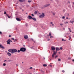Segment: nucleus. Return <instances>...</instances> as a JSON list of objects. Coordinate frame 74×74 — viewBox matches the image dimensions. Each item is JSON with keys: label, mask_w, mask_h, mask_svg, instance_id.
Listing matches in <instances>:
<instances>
[{"label": "nucleus", "mask_w": 74, "mask_h": 74, "mask_svg": "<svg viewBox=\"0 0 74 74\" xmlns=\"http://www.w3.org/2000/svg\"><path fill=\"white\" fill-rule=\"evenodd\" d=\"M5 62H7V60H5Z\"/></svg>", "instance_id": "obj_52"}, {"label": "nucleus", "mask_w": 74, "mask_h": 74, "mask_svg": "<svg viewBox=\"0 0 74 74\" xmlns=\"http://www.w3.org/2000/svg\"><path fill=\"white\" fill-rule=\"evenodd\" d=\"M37 13V11H35L34 12V14H36Z\"/></svg>", "instance_id": "obj_29"}, {"label": "nucleus", "mask_w": 74, "mask_h": 74, "mask_svg": "<svg viewBox=\"0 0 74 74\" xmlns=\"http://www.w3.org/2000/svg\"><path fill=\"white\" fill-rule=\"evenodd\" d=\"M3 66H6V64L5 63L3 64Z\"/></svg>", "instance_id": "obj_27"}, {"label": "nucleus", "mask_w": 74, "mask_h": 74, "mask_svg": "<svg viewBox=\"0 0 74 74\" xmlns=\"http://www.w3.org/2000/svg\"><path fill=\"white\" fill-rule=\"evenodd\" d=\"M12 40H14V38H12Z\"/></svg>", "instance_id": "obj_41"}, {"label": "nucleus", "mask_w": 74, "mask_h": 74, "mask_svg": "<svg viewBox=\"0 0 74 74\" xmlns=\"http://www.w3.org/2000/svg\"><path fill=\"white\" fill-rule=\"evenodd\" d=\"M8 62H12V60H8Z\"/></svg>", "instance_id": "obj_33"}, {"label": "nucleus", "mask_w": 74, "mask_h": 74, "mask_svg": "<svg viewBox=\"0 0 74 74\" xmlns=\"http://www.w3.org/2000/svg\"><path fill=\"white\" fill-rule=\"evenodd\" d=\"M48 40L49 41V39H48Z\"/></svg>", "instance_id": "obj_59"}, {"label": "nucleus", "mask_w": 74, "mask_h": 74, "mask_svg": "<svg viewBox=\"0 0 74 74\" xmlns=\"http://www.w3.org/2000/svg\"><path fill=\"white\" fill-rule=\"evenodd\" d=\"M64 37H66V35L64 36Z\"/></svg>", "instance_id": "obj_53"}, {"label": "nucleus", "mask_w": 74, "mask_h": 74, "mask_svg": "<svg viewBox=\"0 0 74 74\" xmlns=\"http://www.w3.org/2000/svg\"><path fill=\"white\" fill-rule=\"evenodd\" d=\"M15 41H16V39H15L14 40V42H15Z\"/></svg>", "instance_id": "obj_43"}, {"label": "nucleus", "mask_w": 74, "mask_h": 74, "mask_svg": "<svg viewBox=\"0 0 74 74\" xmlns=\"http://www.w3.org/2000/svg\"><path fill=\"white\" fill-rule=\"evenodd\" d=\"M51 48L52 51H55V48L53 46L51 47Z\"/></svg>", "instance_id": "obj_5"}, {"label": "nucleus", "mask_w": 74, "mask_h": 74, "mask_svg": "<svg viewBox=\"0 0 74 74\" xmlns=\"http://www.w3.org/2000/svg\"><path fill=\"white\" fill-rule=\"evenodd\" d=\"M16 65L17 66H18V64H16Z\"/></svg>", "instance_id": "obj_47"}, {"label": "nucleus", "mask_w": 74, "mask_h": 74, "mask_svg": "<svg viewBox=\"0 0 74 74\" xmlns=\"http://www.w3.org/2000/svg\"><path fill=\"white\" fill-rule=\"evenodd\" d=\"M57 57H58V56H56V58H57Z\"/></svg>", "instance_id": "obj_48"}, {"label": "nucleus", "mask_w": 74, "mask_h": 74, "mask_svg": "<svg viewBox=\"0 0 74 74\" xmlns=\"http://www.w3.org/2000/svg\"><path fill=\"white\" fill-rule=\"evenodd\" d=\"M59 53L60 54V52H59Z\"/></svg>", "instance_id": "obj_51"}, {"label": "nucleus", "mask_w": 74, "mask_h": 74, "mask_svg": "<svg viewBox=\"0 0 74 74\" xmlns=\"http://www.w3.org/2000/svg\"><path fill=\"white\" fill-rule=\"evenodd\" d=\"M49 36H50V38H52V36H51V32L49 33Z\"/></svg>", "instance_id": "obj_13"}, {"label": "nucleus", "mask_w": 74, "mask_h": 74, "mask_svg": "<svg viewBox=\"0 0 74 74\" xmlns=\"http://www.w3.org/2000/svg\"><path fill=\"white\" fill-rule=\"evenodd\" d=\"M62 71V73H64V72H65V71L64 70H63V71Z\"/></svg>", "instance_id": "obj_36"}, {"label": "nucleus", "mask_w": 74, "mask_h": 74, "mask_svg": "<svg viewBox=\"0 0 74 74\" xmlns=\"http://www.w3.org/2000/svg\"><path fill=\"white\" fill-rule=\"evenodd\" d=\"M24 38L25 39H27L29 38V37H28V36L26 35L24 36Z\"/></svg>", "instance_id": "obj_7"}, {"label": "nucleus", "mask_w": 74, "mask_h": 74, "mask_svg": "<svg viewBox=\"0 0 74 74\" xmlns=\"http://www.w3.org/2000/svg\"><path fill=\"white\" fill-rule=\"evenodd\" d=\"M17 52L18 53H19L21 52V49H20V50H18V51H17Z\"/></svg>", "instance_id": "obj_15"}, {"label": "nucleus", "mask_w": 74, "mask_h": 74, "mask_svg": "<svg viewBox=\"0 0 74 74\" xmlns=\"http://www.w3.org/2000/svg\"><path fill=\"white\" fill-rule=\"evenodd\" d=\"M60 49L61 50H62L63 49V48H62V47H60Z\"/></svg>", "instance_id": "obj_31"}, {"label": "nucleus", "mask_w": 74, "mask_h": 74, "mask_svg": "<svg viewBox=\"0 0 74 74\" xmlns=\"http://www.w3.org/2000/svg\"><path fill=\"white\" fill-rule=\"evenodd\" d=\"M31 40H32V41H33V42H34V43L36 42L34 40H33V38H32Z\"/></svg>", "instance_id": "obj_20"}, {"label": "nucleus", "mask_w": 74, "mask_h": 74, "mask_svg": "<svg viewBox=\"0 0 74 74\" xmlns=\"http://www.w3.org/2000/svg\"><path fill=\"white\" fill-rule=\"evenodd\" d=\"M73 74H74V72H73Z\"/></svg>", "instance_id": "obj_63"}, {"label": "nucleus", "mask_w": 74, "mask_h": 74, "mask_svg": "<svg viewBox=\"0 0 74 74\" xmlns=\"http://www.w3.org/2000/svg\"><path fill=\"white\" fill-rule=\"evenodd\" d=\"M62 41H66V40H64V39H62Z\"/></svg>", "instance_id": "obj_25"}, {"label": "nucleus", "mask_w": 74, "mask_h": 74, "mask_svg": "<svg viewBox=\"0 0 74 74\" xmlns=\"http://www.w3.org/2000/svg\"><path fill=\"white\" fill-rule=\"evenodd\" d=\"M66 23H68V22L67 21L66 22Z\"/></svg>", "instance_id": "obj_54"}, {"label": "nucleus", "mask_w": 74, "mask_h": 74, "mask_svg": "<svg viewBox=\"0 0 74 74\" xmlns=\"http://www.w3.org/2000/svg\"><path fill=\"white\" fill-rule=\"evenodd\" d=\"M44 59H45V58H44Z\"/></svg>", "instance_id": "obj_57"}, {"label": "nucleus", "mask_w": 74, "mask_h": 74, "mask_svg": "<svg viewBox=\"0 0 74 74\" xmlns=\"http://www.w3.org/2000/svg\"><path fill=\"white\" fill-rule=\"evenodd\" d=\"M72 61L74 62V60L73 59Z\"/></svg>", "instance_id": "obj_49"}, {"label": "nucleus", "mask_w": 74, "mask_h": 74, "mask_svg": "<svg viewBox=\"0 0 74 74\" xmlns=\"http://www.w3.org/2000/svg\"><path fill=\"white\" fill-rule=\"evenodd\" d=\"M23 46H24V47H25V45H23Z\"/></svg>", "instance_id": "obj_61"}, {"label": "nucleus", "mask_w": 74, "mask_h": 74, "mask_svg": "<svg viewBox=\"0 0 74 74\" xmlns=\"http://www.w3.org/2000/svg\"><path fill=\"white\" fill-rule=\"evenodd\" d=\"M22 63H23V62H22Z\"/></svg>", "instance_id": "obj_58"}, {"label": "nucleus", "mask_w": 74, "mask_h": 74, "mask_svg": "<svg viewBox=\"0 0 74 74\" xmlns=\"http://www.w3.org/2000/svg\"><path fill=\"white\" fill-rule=\"evenodd\" d=\"M42 14H41L39 16V18H44L45 16V14L44 13H42Z\"/></svg>", "instance_id": "obj_3"}, {"label": "nucleus", "mask_w": 74, "mask_h": 74, "mask_svg": "<svg viewBox=\"0 0 74 74\" xmlns=\"http://www.w3.org/2000/svg\"><path fill=\"white\" fill-rule=\"evenodd\" d=\"M16 20L18 21V22H20V21H21V19H20L19 18H16Z\"/></svg>", "instance_id": "obj_10"}, {"label": "nucleus", "mask_w": 74, "mask_h": 74, "mask_svg": "<svg viewBox=\"0 0 74 74\" xmlns=\"http://www.w3.org/2000/svg\"><path fill=\"white\" fill-rule=\"evenodd\" d=\"M40 71H41L43 73V72H44V71H43V70H40Z\"/></svg>", "instance_id": "obj_34"}, {"label": "nucleus", "mask_w": 74, "mask_h": 74, "mask_svg": "<svg viewBox=\"0 0 74 74\" xmlns=\"http://www.w3.org/2000/svg\"><path fill=\"white\" fill-rule=\"evenodd\" d=\"M62 19H65V16H63L62 17Z\"/></svg>", "instance_id": "obj_26"}, {"label": "nucleus", "mask_w": 74, "mask_h": 74, "mask_svg": "<svg viewBox=\"0 0 74 74\" xmlns=\"http://www.w3.org/2000/svg\"><path fill=\"white\" fill-rule=\"evenodd\" d=\"M60 25L61 26H62V25H63V24H60Z\"/></svg>", "instance_id": "obj_38"}, {"label": "nucleus", "mask_w": 74, "mask_h": 74, "mask_svg": "<svg viewBox=\"0 0 74 74\" xmlns=\"http://www.w3.org/2000/svg\"><path fill=\"white\" fill-rule=\"evenodd\" d=\"M11 35H9V37H11Z\"/></svg>", "instance_id": "obj_37"}, {"label": "nucleus", "mask_w": 74, "mask_h": 74, "mask_svg": "<svg viewBox=\"0 0 74 74\" xmlns=\"http://www.w3.org/2000/svg\"><path fill=\"white\" fill-rule=\"evenodd\" d=\"M63 30H65V28H63Z\"/></svg>", "instance_id": "obj_46"}, {"label": "nucleus", "mask_w": 74, "mask_h": 74, "mask_svg": "<svg viewBox=\"0 0 74 74\" xmlns=\"http://www.w3.org/2000/svg\"><path fill=\"white\" fill-rule=\"evenodd\" d=\"M71 37L70 36H69V40H70V39H71Z\"/></svg>", "instance_id": "obj_16"}, {"label": "nucleus", "mask_w": 74, "mask_h": 74, "mask_svg": "<svg viewBox=\"0 0 74 74\" xmlns=\"http://www.w3.org/2000/svg\"><path fill=\"white\" fill-rule=\"evenodd\" d=\"M74 21H70V22L71 23H73V22H74Z\"/></svg>", "instance_id": "obj_18"}, {"label": "nucleus", "mask_w": 74, "mask_h": 74, "mask_svg": "<svg viewBox=\"0 0 74 74\" xmlns=\"http://www.w3.org/2000/svg\"><path fill=\"white\" fill-rule=\"evenodd\" d=\"M61 60H60V59H58V61H60Z\"/></svg>", "instance_id": "obj_35"}, {"label": "nucleus", "mask_w": 74, "mask_h": 74, "mask_svg": "<svg viewBox=\"0 0 74 74\" xmlns=\"http://www.w3.org/2000/svg\"><path fill=\"white\" fill-rule=\"evenodd\" d=\"M8 51L11 53H15L17 52V50L15 49H10L8 50Z\"/></svg>", "instance_id": "obj_1"}, {"label": "nucleus", "mask_w": 74, "mask_h": 74, "mask_svg": "<svg viewBox=\"0 0 74 74\" xmlns=\"http://www.w3.org/2000/svg\"><path fill=\"white\" fill-rule=\"evenodd\" d=\"M32 19L34 20V21H37L36 18H32Z\"/></svg>", "instance_id": "obj_12"}, {"label": "nucleus", "mask_w": 74, "mask_h": 74, "mask_svg": "<svg viewBox=\"0 0 74 74\" xmlns=\"http://www.w3.org/2000/svg\"><path fill=\"white\" fill-rule=\"evenodd\" d=\"M18 0L21 3H22V2H23V0Z\"/></svg>", "instance_id": "obj_17"}, {"label": "nucleus", "mask_w": 74, "mask_h": 74, "mask_svg": "<svg viewBox=\"0 0 74 74\" xmlns=\"http://www.w3.org/2000/svg\"><path fill=\"white\" fill-rule=\"evenodd\" d=\"M6 16H8L9 18H10V16H9L8 14H6Z\"/></svg>", "instance_id": "obj_21"}, {"label": "nucleus", "mask_w": 74, "mask_h": 74, "mask_svg": "<svg viewBox=\"0 0 74 74\" xmlns=\"http://www.w3.org/2000/svg\"><path fill=\"white\" fill-rule=\"evenodd\" d=\"M4 14H6V12H4Z\"/></svg>", "instance_id": "obj_40"}, {"label": "nucleus", "mask_w": 74, "mask_h": 74, "mask_svg": "<svg viewBox=\"0 0 74 74\" xmlns=\"http://www.w3.org/2000/svg\"><path fill=\"white\" fill-rule=\"evenodd\" d=\"M46 5H47V7H48V6H49L50 5V4H46Z\"/></svg>", "instance_id": "obj_30"}, {"label": "nucleus", "mask_w": 74, "mask_h": 74, "mask_svg": "<svg viewBox=\"0 0 74 74\" xmlns=\"http://www.w3.org/2000/svg\"><path fill=\"white\" fill-rule=\"evenodd\" d=\"M68 29L69 30V31L70 32H71V29H70V28H69Z\"/></svg>", "instance_id": "obj_22"}, {"label": "nucleus", "mask_w": 74, "mask_h": 74, "mask_svg": "<svg viewBox=\"0 0 74 74\" xmlns=\"http://www.w3.org/2000/svg\"><path fill=\"white\" fill-rule=\"evenodd\" d=\"M32 16H34V14H32Z\"/></svg>", "instance_id": "obj_45"}, {"label": "nucleus", "mask_w": 74, "mask_h": 74, "mask_svg": "<svg viewBox=\"0 0 74 74\" xmlns=\"http://www.w3.org/2000/svg\"><path fill=\"white\" fill-rule=\"evenodd\" d=\"M50 23L52 24V26H53L54 25L53 24V23L51 22Z\"/></svg>", "instance_id": "obj_23"}, {"label": "nucleus", "mask_w": 74, "mask_h": 74, "mask_svg": "<svg viewBox=\"0 0 74 74\" xmlns=\"http://www.w3.org/2000/svg\"><path fill=\"white\" fill-rule=\"evenodd\" d=\"M52 12V14L53 15H55V13H53V12Z\"/></svg>", "instance_id": "obj_24"}, {"label": "nucleus", "mask_w": 74, "mask_h": 74, "mask_svg": "<svg viewBox=\"0 0 74 74\" xmlns=\"http://www.w3.org/2000/svg\"><path fill=\"white\" fill-rule=\"evenodd\" d=\"M10 39H8V40L6 41V42H7V44H10Z\"/></svg>", "instance_id": "obj_6"}, {"label": "nucleus", "mask_w": 74, "mask_h": 74, "mask_svg": "<svg viewBox=\"0 0 74 74\" xmlns=\"http://www.w3.org/2000/svg\"><path fill=\"white\" fill-rule=\"evenodd\" d=\"M29 69H33V68L32 67H31L29 68Z\"/></svg>", "instance_id": "obj_42"}, {"label": "nucleus", "mask_w": 74, "mask_h": 74, "mask_svg": "<svg viewBox=\"0 0 74 74\" xmlns=\"http://www.w3.org/2000/svg\"><path fill=\"white\" fill-rule=\"evenodd\" d=\"M26 50V49L25 47H22L20 48V51L21 52H25Z\"/></svg>", "instance_id": "obj_2"}, {"label": "nucleus", "mask_w": 74, "mask_h": 74, "mask_svg": "<svg viewBox=\"0 0 74 74\" xmlns=\"http://www.w3.org/2000/svg\"><path fill=\"white\" fill-rule=\"evenodd\" d=\"M25 25H26V26H27V24L26 23L25 24Z\"/></svg>", "instance_id": "obj_39"}, {"label": "nucleus", "mask_w": 74, "mask_h": 74, "mask_svg": "<svg viewBox=\"0 0 74 74\" xmlns=\"http://www.w3.org/2000/svg\"><path fill=\"white\" fill-rule=\"evenodd\" d=\"M56 52H57V51H59V50H60V49L58 47H56Z\"/></svg>", "instance_id": "obj_11"}, {"label": "nucleus", "mask_w": 74, "mask_h": 74, "mask_svg": "<svg viewBox=\"0 0 74 74\" xmlns=\"http://www.w3.org/2000/svg\"><path fill=\"white\" fill-rule=\"evenodd\" d=\"M0 34H2V32H0Z\"/></svg>", "instance_id": "obj_44"}, {"label": "nucleus", "mask_w": 74, "mask_h": 74, "mask_svg": "<svg viewBox=\"0 0 74 74\" xmlns=\"http://www.w3.org/2000/svg\"><path fill=\"white\" fill-rule=\"evenodd\" d=\"M73 37H74V35H73Z\"/></svg>", "instance_id": "obj_64"}, {"label": "nucleus", "mask_w": 74, "mask_h": 74, "mask_svg": "<svg viewBox=\"0 0 74 74\" xmlns=\"http://www.w3.org/2000/svg\"><path fill=\"white\" fill-rule=\"evenodd\" d=\"M56 55V52H55V51H53V54L52 55V57L54 58L55 57V55Z\"/></svg>", "instance_id": "obj_4"}, {"label": "nucleus", "mask_w": 74, "mask_h": 74, "mask_svg": "<svg viewBox=\"0 0 74 74\" xmlns=\"http://www.w3.org/2000/svg\"><path fill=\"white\" fill-rule=\"evenodd\" d=\"M26 14H27V13H26Z\"/></svg>", "instance_id": "obj_60"}, {"label": "nucleus", "mask_w": 74, "mask_h": 74, "mask_svg": "<svg viewBox=\"0 0 74 74\" xmlns=\"http://www.w3.org/2000/svg\"><path fill=\"white\" fill-rule=\"evenodd\" d=\"M50 66H51V67H52V65H50Z\"/></svg>", "instance_id": "obj_56"}, {"label": "nucleus", "mask_w": 74, "mask_h": 74, "mask_svg": "<svg viewBox=\"0 0 74 74\" xmlns=\"http://www.w3.org/2000/svg\"><path fill=\"white\" fill-rule=\"evenodd\" d=\"M32 17L30 16H27L28 19H32Z\"/></svg>", "instance_id": "obj_9"}, {"label": "nucleus", "mask_w": 74, "mask_h": 74, "mask_svg": "<svg viewBox=\"0 0 74 74\" xmlns=\"http://www.w3.org/2000/svg\"><path fill=\"white\" fill-rule=\"evenodd\" d=\"M43 66L44 67H46L47 65L46 64H44Z\"/></svg>", "instance_id": "obj_19"}, {"label": "nucleus", "mask_w": 74, "mask_h": 74, "mask_svg": "<svg viewBox=\"0 0 74 74\" xmlns=\"http://www.w3.org/2000/svg\"><path fill=\"white\" fill-rule=\"evenodd\" d=\"M66 19H68V17H66Z\"/></svg>", "instance_id": "obj_55"}, {"label": "nucleus", "mask_w": 74, "mask_h": 74, "mask_svg": "<svg viewBox=\"0 0 74 74\" xmlns=\"http://www.w3.org/2000/svg\"><path fill=\"white\" fill-rule=\"evenodd\" d=\"M8 56H11V53H10L8 52Z\"/></svg>", "instance_id": "obj_14"}, {"label": "nucleus", "mask_w": 74, "mask_h": 74, "mask_svg": "<svg viewBox=\"0 0 74 74\" xmlns=\"http://www.w3.org/2000/svg\"><path fill=\"white\" fill-rule=\"evenodd\" d=\"M55 58H56V56H55Z\"/></svg>", "instance_id": "obj_62"}, {"label": "nucleus", "mask_w": 74, "mask_h": 74, "mask_svg": "<svg viewBox=\"0 0 74 74\" xmlns=\"http://www.w3.org/2000/svg\"><path fill=\"white\" fill-rule=\"evenodd\" d=\"M44 7H47V5H45L44 6Z\"/></svg>", "instance_id": "obj_28"}, {"label": "nucleus", "mask_w": 74, "mask_h": 74, "mask_svg": "<svg viewBox=\"0 0 74 74\" xmlns=\"http://www.w3.org/2000/svg\"><path fill=\"white\" fill-rule=\"evenodd\" d=\"M10 42H12V40H10Z\"/></svg>", "instance_id": "obj_50"}, {"label": "nucleus", "mask_w": 74, "mask_h": 74, "mask_svg": "<svg viewBox=\"0 0 74 74\" xmlns=\"http://www.w3.org/2000/svg\"><path fill=\"white\" fill-rule=\"evenodd\" d=\"M28 2L30 3L31 2H32V1H28Z\"/></svg>", "instance_id": "obj_32"}, {"label": "nucleus", "mask_w": 74, "mask_h": 74, "mask_svg": "<svg viewBox=\"0 0 74 74\" xmlns=\"http://www.w3.org/2000/svg\"><path fill=\"white\" fill-rule=\"evenodd\" d=\"M0 48H2V49H5V48L3 47V46L2 45H0Z\"/></svg>", "instance_id": "obj_8"}]
</instances>
